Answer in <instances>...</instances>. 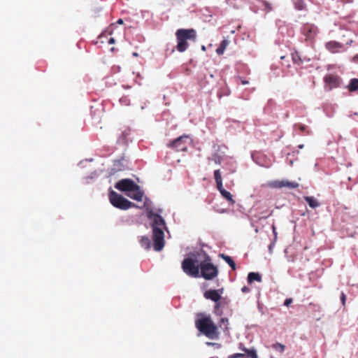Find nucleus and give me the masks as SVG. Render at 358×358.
<instances>
[{"label":"nucleus","mask_w":358,"mask_h":358,"mask_svg":"<svg viewBox=\"0 0 358 358\" xmlns=\"http://www.w3.org/2000/svg\"><path fill=\"white\" fill-rule=\"evenodd\" d=\"M149 218L152 220V240L155 250L161 251L164 247V232L166 228L165 220L164 218L157 214L150 213L148 215Z\"/></svg>","instance_id":"f257e3e1"},{"label":"nucleus","mask_w":358,"mask_h":358,"mask_svg":"<svg viewBox=\"0 0 358 358\" xmlns=\"http://www.w3.org/2000/svg\"><path fill=\"white\" fill-rule=\"evenodd\" d=\"M195 327L201 334L210 339L217 340L220 337L218 326L215 324L210 315L198 314Z\"/></svg>","instance_id":"f03ea898"},{"label":"nucleus","mask_w":358,"mask_h":358,"mask_svg":"<svg viewBox=\"0 0 358 358\" xmlns=\"http://www.w3.org/2000/svg\"><path fill=\"white\" fill-rule=\"evenodd\" d=\"M177 39L176 49L180 52H185L189 47L188 41L194 42L196 38V31L193 29H180L176 32Z\"/></svg>","instance_id":"7ed1b4c3"},{"label":"nucleus","mask_w":358,"mask_h":358,"mask_svg":"<svg viewBox=\"0 0 358 358\" xmlns=\"http://www.w3.org/2000/svg\"><path fill=\"white\" fill-rule=\"evenodd\" d=\"M209 257L200 263L199 274L204 279L209 280H213L218 275V269L216 266L211 263Z\"/></svg>","instance_id":"20e7f679"},{"label":"nucleus","mask_w":358,"mask_h":358,"mask_svg":"<svg viewBox=\"0 0 358 358\" xmlns=\"http://www.w3.org/2000/svg\"><path fill=\"white\" fill-rule=\"evenodd\" d=\"M182 269L185 273L192 278L200 277L199 269L200 264H198V261L192 258H185L182 262Z\"/></svg>","instance_id":"39448f33"},{"label":"nucleus","mask_w":358,"mask_h":358,"mask_svg":"<svg viewBox=\"0 0 358 358\" xmlns=\"http://www.w3.org/2000/svg\"><path fill=\"white\" fill-rule=\"evenodd\" d=\"M109 201L114 207L121 210H127L131 207L136 206L134 203L115 191H111L109 193Z\"/></svg>","instance_id":"423d86ee"},{"label":"nucleus","mask_w":358,"mask_h":358,"mask_svg":"<svg viewBox=\"0 0 358 358\" xmlns=\"http://www.w3.org/2000/svg\"><path fill=\"white\" fill-rule=\"evenodd\" d=\"M301 31L306 41H313L318 33V28L313 24L306 23L302 26Z\"/></svg>","instance_id":"0eeeda50"},{"label":"nucleus","mask_w":358,"mask_h":358,"mask_svg":"<svg viewBox=\"0 0 358 358\" xmlns=\"http://www.w3.org/2000/svg\"><path fill=\"white\" fill-rule=\"evenodd\" d=\"M187 136H180L170 142L168 146L176 152H185L187 150Z\"/></svg>","instance_id":"6e6552de"},{"label":"nucleus","mask_w":358,"mask_h":358,"mask_svg":"<svg viewBox=\"0 0 358 358\" xmlns=\"http://www.w3.org/2000/svg\"><path fill=\"white\" fill-rule=\"evenodd\" d=\"M115 187L121 192H131L138 189V185L131 179H122L116 182Z\"/></svg>","instance_id":"1a4fd4ad"},{"label":"nucleus","mask_w":358,"mask_h":358,"mask_svg":"<svg viewBox=\"0 0 358 358\" xmlns=\"http://www.w3.org/2000/svg\"><path fill=\"white\" fill-rule=\"evenodd\" d=\"M268 186L272 188H282L286 187L288 189H296L299 187V184L296 182H290L287 180H273L271 181L268 183Z\"/></svg>","instance_id":"9d476101"},{"label":"nucleus","mask_w":358,"mask_h":358,"mask_svg":"<svg viewBox=\"0 0 358 358\" xmlns=\"http://www.w3.org/2000/svg\"><path fill=\"white\" fill-rule=\"evenodd\" d=\"M324 82L328 86L329 90H332L340 87L341 78L336 75L328 74L324 76Z\"/></svg>","instance_id":"9b49d317"},{"label":"nucleus","mask_w":358,"mask_h":358,"mask_svg":"<svg viewBox=\"0 0 358 358\" xmlns=\"http://www.w3.org/2000/svg\"><path fill=\"white\" fill-rule=\"evenodd\" d=\"M223 293V289H208L203 293V296L208 300H211L213 302H217L222 299L221 294Z\"/></svg>","instance_id":"f8f14e48"},{"label":"nucleus","mask_w":358,"mask_h":358,"mask_svg":"<svg viewBox=\"0 0 358 358\" xmlns=\"http://www.w3.org/2000/svg\"><path fill=\"white\" fill-rule=\"evenodd\" d=\"M325 46L328 50L333 53L338 52L340 49L343 48V45L336 41H329L326 43Z\"/></svg>","instance_id":"ddd939ff"},{"label":"nucleus","mask_w":358,"mask_h":358,"mask_svg":"<svg viewBox=\"0 0 358 358\" xmlns=\"http://www.w3.org/2000/svg\"><path fill=\"white\" fill-rule=\"evenodd\" d=\"M127 196L131 199L137 201H141L143 196V192L141 190L140 187L138 185V189H134L130 193L127 194Z\"/></svg>","instance_id":"4468645a"},{"label":"nucleus","mask_w":358,"mask_h":358,"mask_svg":"<svg viewBox=\"0 0 358 358\" xmlns=\"http://www.w3.org/2000/svg\"><path fill=\"white\" fill-rule=\"evenodd\" d=\"M218 190L220 191L221 195L224 199H226L227 201H229L231 204H234L235 203V201L234 200V199L232 197V195L231 194V193L225 190L223 188V185H222L220 189H218Z\"/></svg>","instance_id":"2eb2a0df"},{"label":"nucleus","mask_w":358,"mask_h":358,"mask_svg":"<svg viewBox=\"0 0 358 358\" xmlns=\"http://www.w3.org/2000/svg\"><path fill=\"white\" fill-rule=\"evenodd\" d=\"M304 200L308 203L309 206L312 208H315L320 206V203L313 196H304Z\"/></svg>","instance_id":"dca6fc26"},{"label":"nucleus","mask_w":358,"mask_h":358,"mask_svg":"<svg viewBox=\"0 0 358 358\" xmlns=\"http://www.w3.org/2000/svg\"><path fill=\"white\" fill-rule=\"evenodd\" d=\"M254 281L261 282L262 276L258 273L250 272L248 275V282L251 284Z\"/></svg>","instance_id":"f3484780"},{"label":"nucleus","mask_w":358,"mask_h":358,"mask_svg":"<svg viewBox=\"0 0 358 358\" xmlns=\"http://www.w3.org/2000/svg\"><path fill=\"white\" fill-rule=\"evenodd\" d=\"M347 88L351 92L358 90V78H352Z\"/></svg>","instance_id":"a211bd4d"},{"label":"nucleus","mask_w":358,"mask_h":358,"mask_svg":"<svg viewBox=\"0 0 358 358\" xmlns=\"http://www.w3.org/2000/svg\"><path fill=\"white\" fill-rule=\"evenodd\" d=\"M214 178L217 185V189H220L222 185V179L221 176V172L220 169L215 170L214 171Z\"/></svg>","instance_id":"6ab92c4d"},{"label":"nucleus","mask_w":358,"mask_h":358,"mask_svg":"<svg viewBox=\"0 0 358 358\" xmlns=\"http://www.w3.org/2000/svg\"><path fill=\"white\" fill-rule=\"evenodd\" d=\"M228 45H229V41L227 40L224 39L223 41H222L219 47L216 50V53L218 55H222L224 53V52L226 50Z\"/></svg>","instance_id":"aec40b11"},{"label":"nucleus","mask_w":358,"mask_h":358,"mask_svg":"<svg viewBox=\"0 0 358 358\" xmlns=\"http://www.w3.org/2000/svg\"><path fill=\"white\" fill-rule=\"evenodd\" d=\"M220 256L229 265L232 270H236V264L231 257L224 254H221Z\"/></svg>","instance_id":"412c9836"},{"label":"nucleus","mask_w":358,"mask_h":358,"mask_svg":"<svg viewBox=\"0 0 358 358\" xmlns=\"http://www.w3.org/2000/svg\"><path fill=\"white\" fill-rule=\"evenodd\" d=\"M243 350L245 352L244 354L246 355L245 358H257V355L255 350L243 348Z\"/></svg>","instance_id":"4be33fe9"},{"label":"nucleus","mask_w":358,"mask_h":358,"mask_svg":"<svg viewBox=\"0 0 358 358\" xmlns=\"http://www.w3.org/2000/svg\"><path fill=\"white\" fill-rule=\"evenodd\" d=\"M228 324H229V320L227 317H222L219 323L218 326L223 329L224 331H228Z\"/></svg>","instance_id":"5701e85b"},{"label":"nucleus","mask_w":358,"mask_h":358,"mask_svg":"<svg viewBox=\"0 0 358 358\" xmlns=\"http://www.w3.org/2000/svg\"><path fill=\"white\" fill-rule=\"evenodd\" d=\"M140 243L142 247L145 248V249H148L150 248V240L148 237L143 236L141 238Z\"/></svg>","instance_id":"b1692460"},{"label":"nucleus","mask_w":358,"mask_h":358,"mask_svg":"<svg viewBox=\"0 0 358 358\" xmlns=\"http://www.w3.org/2000/svg\"><path fill=\"white\" fill-rule=\"evenodd\" d=\"M294 6L297 10H301L306 8L303 0H294Z\"/></svg>","instance_id":"393cba45"},{"label":"nucleus","mask_w":358,"mask_h":358,"mask_svg":"<svg viewBox=\"0 0 358 358\" xmlns=\"http://www.w3.org/2000/svg\"><path fill=\"white\" fill-rule=\"evenodd\" d=\"M246 355L244 353H235L233 355H231L228 357V358H245Z\"/></svg>","instance_id":"a878e982"},{"label":"nucleus","mask_w":358,"mask_h":358,"mask_svg":"<svg viewBox=\"0 0 358 358\" xmlns=\"http://www.w3.org/2000/svg\"><path fill=\"white\" fill-rule=\"evenodd\" d=\"M129 99L127 96H123L120 99V102L122 105L128 106L129 105Z\"/></svg>","instance_id":"bb28decb"},{"label":"nucleus","mask_w":358,"mask_h":358,"mask_svg":"<svg viewBox=\"0 0 358 358\" xmlns=\"http://www.w3.org/2000/svg\"><path fill=\"white\" fill-rule=\"evenodd\" d=\"M221 307H222V303L220 301H218L217 302H215L214 312L217 313Z\"/></svg>","instance_id":"cd10ccee"},{"label":"nucleus","mask_w":358,"mask_h":358,"mask_svg":"<svg viewBox=\"0 0 358 358\" xmlns=\"http://www.w3.org/2000/svg\"><path fill=\"white\" fill-rule=\"evenodd\" d=\"M341 301L342 302L343 306H345L346 302V295L343 292H341Z\"/></svg>","instance_id":"c85d7f7f"},{"label":"nucleus","mask_w":358,"mask_h":358,"mask_svg":"<svg viewBox=\"0 0 358 358\" xmlns=\"http://www.w3.org/2000/svg\"><path fill=\"white\" fill-rule=\"evenodd\" d=\"M273 347L275 349H278V348H279V349L280 350V352H283L285 350V345H283L280 343H276L273 345Z\"/></svg>","instance_id":"c756f323"},{"label":"nucleus","mask_w":358,"mask_h":358,"mask_svg":"<svg viewBox=\"0 0 358 358\" xmlns=\"http://www.w3.org/2000/svg\"><path fill=\"white\" fill-rule=\"evenodd\" d=\"M292 303V299L289 298L286 299L284 302V305L286 306H289Z\"/></svg>","instance_id":"7c9ffc66"},{"label":"nucleus","mask_w":358,"mask_h":358,"mask_svg":"<svg viewBox=\"0 0 358 358\" xmlns=\"http://www.w3.org/2000/svg\"><path fill=\"white\" fill-rule=\"evenodd\" d=\"M272 231L274 235L275 240L277 238L278 233L276 231V227L274 224L272 225Z\"/></svg>","instance_id":"2f4dec72"},{"label":"nucleus","mask_w":358,"mask_h":358,"mask_svg":"<svg viewBox=\"0 0 358 358\" xmlns=\"http://www.w3.org/2000/svg\"><path fill=\"white\" fill-rule=\"evenodd\" d=\"M241 291L243 293H248L250 291V289L246 286L242 287Z\"/></svg>","instance_id":"473e14b6"},{"label":"nucleus","mask_w":358,"mask_h":358,"mask_svg":"<svg viewBox=\"0 0 358 358\" xmlns=\"http://www.w3.org/2000/svg\"><path fill=\"white\" fill-rule=\"evenodd\" d=\"M306 129V127L305 125H299V129L301 131H304Z\"/></svg>","instance_id":"72a5a7b5"},{"label":"nucleus","mask_w":358,"mask_h":358,"mask_svg":"<svg viewBox=\"0 0 358 358\" xmlns=\"http://www.w3.org/2000/svg\"><path fill=\"white\" fill-rule=\"evenodd\" d=\"M115 43V39L113 38H110L108 41L109 44H113Z\"/></svg>","instance_id":"f704fd0d"},{"label":"nucleus","mask_w":358,"mask_h":358,"mask_svg":"<svg viewBox=\"0 0 358 358\" xmlns=\"http://www.w3.org/2000/svg\"><path fill=\"white\" fill-rule=\"evenodd\" d=\"M215 162L216 164H220L221 163V160H220V157H217L215 159Z\"/></svg>","instance_id":"c9c22d12"},{"label":"nucleus","mask_w":358,"mask_h":358,"mask_svg":"<svg viewBox=\"0 0 358 358\" xmlns=\"http://www.w3.org/2000/svg\"><path fill=\"white\" fill-rule=\"evenodd\" d=\"M248 80H241V84L242 85H246V84H248Z\"/></svg>","instance_id":"e433bc0d"},{"label":"nucleus","mask_w":358,"mask_h":358,"mask_svg":"<svg viewBox=\"0 0 358 358\" xmlns=\"http://www.w3.org/2000/svg\"><path fill=\"white\" fill-rule=\"evenodd\" d=\"M265 6H266V8H268V9L269 10H271V7L270 6L269 3H265Z\"/></svg>","instance_id":"4c0bfd02"},{"label":"nucleus","mask_w":358,"mask_h":358,"mask_svg":"<svg viewBox=\"0 0 358 358\" xmlns=\"http://www.w3.org/2000/svg\"><path fill=\"white\" fill-rule=\"evenodd\" d=\"M117 22H118L119 24H122V23H123V20H121V19H120V20L117 21Z\"/></svg>","instance_id":"58836bf2"},{"label":"nucleus","mask_w":358,"mask_h":358,"mask_svg":"<svg viewBox=\"0 0 358 358\" xmlns=\"http://www.w3.org/2000/svg\"><path fill=\"white\" fill-rule=\"evenodd\" d=\"M298 147H299V148H301H301H303V144L299 145Z\"/></svg>","instance_id":"ea45409f"},{"label":"nucleus","mask_w":358,"mask_h":358,"mask_svg":"<svg viewBox=\"0 0 358 358\" xmlns=\"http://www.w3.org/2000/svg\"><path fill=\"white\" fill-rule=\"evenodd\" d=\"M207 344H208V345H214V343H207Z\"/></svg>","instance_id":"a19ab883"},{"label":"nucleus","mask_w":358,"mask_h":358,"mask_svg":"<svg viewBox=\"0 0 358 358\" xmlns=\"http://www.w3.org/2000/svg\"><path fill=\"white\" fill-rule=\"evenodd\" d=\"M293 60L294 61V62H296V57H293Z\"/></svg>","instance_id":"79ce46f5"},{"label":"nucleus","mask_w":358,"mask_h":358,"mask_svg":"<svg viewBox=\"0 0 358 358\" xmlns=\"http://www.w3.org/2000/svg\"><path fill=\"white\" fill-rule=\"evenodd\" d=\"M297 59L300 60V57L299 56H297V57H296V61H297Z\"/></svg>","instance_id":"37998d69"},{"label":"nucleus","mask_w":358,"mask_h":358,"mask_svg":"<svg viewBox=\"0 0 358 358\" xmlns=\"http://www.w3.org/2000/svg\"><path fill=\"white\" fill-rule=\"evenodd\" d=\"M297 59L300 60V57L299 56H297V57H296V61H297Z\"/></svg>","instance_id":"c03bdc74"}]
</instances>
